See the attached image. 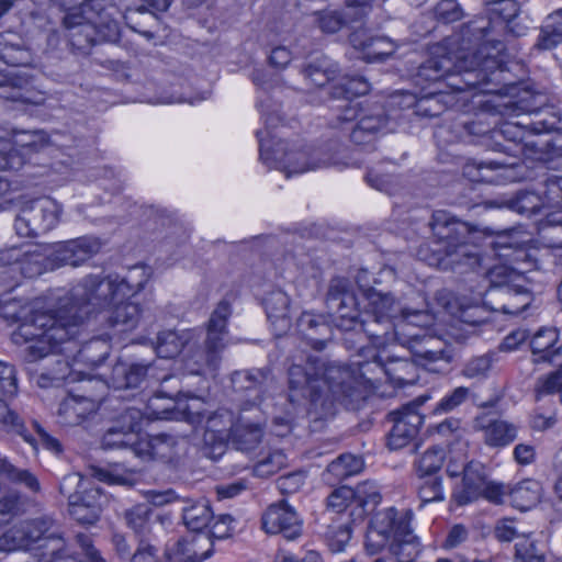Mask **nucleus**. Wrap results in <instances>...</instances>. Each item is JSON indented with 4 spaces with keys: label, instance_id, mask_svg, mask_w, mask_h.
<instances>
[{
    "label": "nucleus",
    "instance_id": "nucleus-48",
    "mask_svg": "<svg viewBox=\"0 0 562 562\" xmlns=\"http://www.w3.org/2000/svg\"><path fill=\"white\" fill-rule=\"evenodd\" d=\"M290 304L289 295L281 289L269 292L262 299V305L269 319L288 317Z\"/></svg>",
    "mask_w": 562,
    "mask_h": 562
},
{
    "label": "nucleus",
    "instance_id": "nucleus-49",
    "mask_svg": "<svg viewBox=\"0 0 562 562\" xmlns=\"http://www.w3.org/2000/svg\"><path fill=\"white\" fill-rule=\"evenodd\" d=\"M327 508L334 513H342L348 508L357 506L356 488L342 485L330 492L327 496Z\"/></svg>",
    "mask_w": 562,
    "mask_h": 562
},
{
    "label": "nucleus",
    "instance_id": "nucleus-26",
    "mask_svg": "<svg viewBox=\"0 0 562 562\" xmlns=\"http://www.w3.org/2000/svg\"><path fill=\"white\" fill-rule=\"evenodd\" d=\"M445 459H417L414 462V469L420 484L418 486V497L422 504L431 502H441L445 499L442 477L439 475Z\"/></svg>",
    "mask_w": 562,
    "mask_h": 562
},
{
    "label": "nucleus",
    "instance_id": "nucleus-8",
    "mask_svg": "<svg viewBox=\"0 0 562 562\" xmlns=\"http://www.w3.org/2000/svg\"><path fill=\"white\" fill-rule=\"evenodd\" d=\"M117 405L112 403L109 417L120 426L109 428L101 440V446L105 450L127 449L134 457H167L166 452L160 451V446H170L173 442L172 436L168 434L149 435L142 431V419L144 413L127 405V401L121 397L114 400Z\"/></svg>",
    "mask_w": 562,
    "mask_h": 562
},
{
    "label": "nucleus",
    "instance_id": "nucleus-1",
    "mask_svg": "<svg viewBox=\"0 0 562 562\" xmlns=\"http://www.w3.org/2000/svg\"><path fill=\"white\" fill-rule=\"evenodd\" d=\"M145 283L134 285L117 274H88L56 306L45 295H18L12 288L0 294V317L15 325L11 341L25 346L27 362L46 358L64 342H80L67 361L69 380L108 379L113 366L100 370L105 367L114 336L137 327L143 308L135 296Z\"/></svg>",
    "mask_w": 562,
    "mask_h": 562
},
{
    "label": "nucleus",
    "instance_id": "nucleus-38",
    "mask_svg": "<svg viewBox=\"0 0 562 562\" xmlns=\"http://www.w3.org/2000/svg\"><path fill=\"white\" fill-rule=\"evenodd\" d=\"M263 437V428L259 424L237 423L229 443L240 452H250L256 449Z\"/></svg>",
    "mask_w": 562,
    "mask_h": 562
},
{
    "label": "nucleus",
    "instance_id": "nucleus-61",
    "mask_svg": "<svg viewBox=\"0 0 562 562\" xmlns=\"http://www.w3.org/2000/svg\"><path fill=\"white\" fill-rule=\"evenodd\" d=\"M302 71L308 85L314 88H324L335 79L336 75L334 69H324L315 64L306 65Z\"/></svg>",
    "mask_w": 562,
    "mask_h": 562
},
{
    "label": "nucleus",
    "instance_id": "nucleus-12",
    "mask_svg": "<svg viewBox=\"0 0 562 562\" xmlns=\"http://www.w3.org/2000/svg\"><path fill=\"white\" fill-rule=\"evenodd\" d=\"M61 212V207L49 198L23 199L14 220V229L21 237L44 235L58 225Z\"/></svg>",
    "mask_w": 562,
    "mask_h": 562
},
{
    "label": "nucleus",
    "instance_id": "nucleus-50",
    "mask_svg": "<svg viewBox=\"0 0 562 562\" xmlns=\"http://www.w3.org/2000/svg\"><path fill=\"white\" fill-rule=\"evenodd\" d=\"M515 562H544L546 557L536 540L522 537L515 543Z\"/></svg>",
    "mask_w": 562,
    "mask_h": 562
},
{
    "label": "nucleus",
    "instance_id": "nucleus-58",
    "mask_svg": "<svg viewBox=\"0 0 562 562\" xmlns=\"http://www.w3.org/2000/svg\"><path fill=\"white\" fill-rule=\"evenodd\" d=\"M470 395V390L465 386H458L450 393L446 394L435 406L434 414H447L464 403Z\"/></svg>",
    "mask_w": 562,
    "mask_h": 562
},
{
    "label": "nucleus",
    "instance_id": "nucleus-64",
    "mask_svg": "<svg viewBox=\"0 0 562 562\" xmlns=\"http://www.w3.org/2000/svg\"><path fill=\"white\" fill-rule=\"evenodd\" d=\"M77 542L81 550L79 562H106L101 552L93 546L91 539L85 535L77 536Z\"/></svg>",
    "mask_w": 562,
    "mask_h": 562
},
{
    "label": "nucleus",
    "instance_id": "nucleus-6",
    "mask_svg": "<svg viewBox=\"0 0 562 562\" xmlns=\"http://www.w3.org/2000/svg\"><path fill=\"white\" fill-rule=\"evenodd\" d=\"M231 315V303L227 300L220 301L207 322L204 346H201L200 334L195 329L159 333L155 346L157 356L179 362L183 373L190 375H202L205 369L216 370Z\"/></svg>",
    "mask_w": 562,
    "mask_h": 562
},
{
    "label": "nucleus",
    "instance_id": "nucleus-27",
    "mask_svg": "<svg viewBox=\"0 0 562 562\" xmlns=\"http://www.w3.org/2000/svg\"><path fill=\"white\" fill-rule=\"evenodd\" d=\"M178 381L179 379L173 374H166L161 378L160 389L157 390L154 396L146 405V416L150 420H170L175 418L176 407L180 404L182 398H194L191 392H183L177 390L175 392H167L165 384L170 381Z\"/></svg>",
    "mask_w": 562,
    "mask_h": 562
},
{
    "label": "nucleus",
    "instance_id": "nucleus-21",
    "mask_svg": "<svg viewBox=\"0 0 562 562\" xmlns=\"http://www.w3.org/2000/svg\"><path fill=\"white\" fill-rule=\"evenodd\" d=\"M432 56L420 68V76L428 80L437 81L453 72L471 74L481 67V59L476 55H458L452 57L445 54L442 46H436Z\"/></svg>",
    "mask_w": 562,
    "mask_h": 562
},
{
    "label": "nucleus",
    "instance_id": "nucleus-7",
    "mask_svg": "<svg viewBox=\"0 0 562 562\" xmlns=\"http://www.w3.org/2000/svg\"><path fill=\"white\" fill-rule=\"evenodd\" d=\"M326 304L333 311V321L341 331L345 348L360 357H371L386 374V361L379 355V350L386 346V333L375 335L367 327L369 318L380 323L376 310H361L356 293L340 281L330 284Z\"/></svg>",
    "mask_w": 562,
    "mask_h": 562
},
{
    "label": "nucleus",
    "instance_id": "nucleus-44",
    "mask_svg": "<svg viewBox=\"0 0 562 562\" xmlns=\"http://www.w3.org/2000/svg\"><path fill=\"white\" fill-rule=\"evenodd\" d=\"M562 42V8L546 19L541 29L537 46L541 49H551Z\"/></svg>",
    "mask_w": 562,
    "mask_h": 562
},
{
    "label": "nucleus",
    "instance_id": "nucleus-2",
    "mask_svg": "<svg viewBox=\"0 0 562 562\" xmlns=\"http://www.w3.org/2000/svg\"><path fill=\"white\" fill-rule=\"evenodd\" d=\"M367 362L345 364L339 368L341 381L326 378V363L317 356L308 355L303 364L293 363L288 370V400L292 405H304L308 417L316 420L333 419L339 404L347 411L364 407L373 393V382L362 369Z\"/></svg>",
    "mask_w": 562,
    "mask_h": 562
},
{
    "label": "nucleus",
    "instance_id": "nucleus-16",
    "mask_svg": "<svg viewBox=\"0 0 562 562\" xmlns=\"http://www.w3.org/2000/svg\"><path fill=\"white\" fill-rule=\"evenodd\" d=\"M89 477L110 485H132L135 482V473L125 470L120 464H113L108 468L90 465L85 475L72 473L65 476L60 485L61 493L79 494L86 497V502H92L91 495L94 490L99 488L90 486Z\"/></svg>",
    "mask_w": 562,
    "mask_h": 562
},
{
    "label": "nucleus",
    "instance_id": "nucleus-20",
    "mask_svg": "<svg viewBox=\"0 0 562 562\" xmlns=\"http://www.w3.org/2000/svg\"><path fill=\"white\" fill-rule=\"evenodd\" d=\"M430 398L429 394L420 395L390 416L393 426L389 434V450L404 447L417 434L423 424V416L418 408Z\"/></svg>",
    "mask_w": 562,
    "mask_h": 562
},
{
    "label": "nucleus",
    "instance_id": "nucleus-3",
    "mask_svg": "<svg viewBox=\"0 0 562 562\" xmlns=\"http://www.w3.org/2000/svg\"><path fill=\"white\" fill-rule=\"evenodd\" d=\"M371 83L363 76L346 75L339 82L331 85L330 94L335 99H342L337 120L341 123L356 122L350 131V142L356 146L351 151L349 161L344 162L347 168H361L366 166V183L380 192H386V158L380 153L379 157H371L376 149V142L383 136L386 126V114L383 106L375 113L357 101L359 97L368 94Z\"/></svg>",
    "mask_w": 562,
    "mask_h": 562
},
{
    "label": "nucleus",
    "instance_id": "nucleus-31",
    "mask_svg": "<svg viewBox=\"0 0 562 562\" xmlns=\"http://www.w3.org/2000/svg\"><path fill=\"white\" fill-rule=\"evenodd\" d=\"M30 59V50L20 33L11 30L0 33V61L10 67H21Z\"/></svg>",
    "mask_w": 562,
    "mask_h": 562
},
{
    "label": "nucleus",
    "instance_id": "nucleus-62",
    "mask_svg": "<svg viewBox=\"0 0 562 562\" xmlns=\"http://www.w3.org/2000/svg\"><path fill=\"white\" fill-rule=\"evenodd\" d=\"M296 326L303 335H307L311 330L318 334L319 328H327V323L324 314L304 311L299 316Z\"/></svg>",
    "mask_w": 562,
    "mask_h": 562
},
{
    "label": "nucleus",
    "instance_id": "nucleus-23",
    "mask_svg": "<svg viewBox=\"0 0 562 562\" xmlns=\"http://www.w3.org/2000/svg\"><path fill=\"white\" fill-rule=\"evenodd\" d=\"M559 122L560 117L558 115H553L550 120L543 119L532 122L506 121L494 133L514 143L516 149L513 155L518 156L524 154L525 148L535 145L532 140L528 139L530 134L550 132L557 128Z\"/></svg>",
    "mask_w": 562,
    "mask_h": 562
},
{
    "label": "nucleus",
    "instance_id": "nucleus-42",
    "mask_svg": "<svg viewBox=\"0 0 562 562\" xmlns=\"http://www.w3.org/2000/svg\"><path fill=\"white\" fill-rule=\"evenodd\" d=\"M364 469L363 459H333L323 474L324 481L334 484L358 475Z\"/></svg>",
    "mask_w": 562,
    "mask_h": 562
},
{
    "label": "nucleus",
    "instance_id": "nucleus-56",
    "mask_svg": "<svg viewBox=\"0 0 562 562\" xmlns=\"http://www.w3.org/2000/svg\"><path fill=\"white\" fill-rule=\"evenodd\" d=\"M19 392L16 368L7 361L0 360V393L3 397L12 398Z\"/></svg>",
    "mask_w": 562,
    "mask_h": 562
},
{
    "label": "nucleus",
    "instance_id": "nucleus-57",
    "mask_svg": "<svg viewBox=\"0 0 562 562\" xmlns=\"http://www.w3.org/2000/svg\"><path fill=\"white\" fill-rule=\"evenodd\" d=\"M493 364V356L490 353L470 359L462 369V375L467 379L482 380L487 378Z\"/></svg>",
    "mask_w": 562,
    "mask_h": 562
},
{
    "label": "nucleus",
    "instance_id": "nucleus-22",
    "mask_svg": "<svg viewBox=\"0 0 562 562\" xmlns=\"http://www.w3.org/2000/svg\"><path fill=\"white\" fill-rule=\"evenodd\" d=\"M237 423L234 412L227 408H218L206 418L203 441L212 450L210 457L224 454Z\"/></svg>",
    "mask_w": 562,
    "mask_h": 562
},
{
    "label": "nucleus",
    "instance_id": "nucleus-54",
    "mask_svg": "<svg viewBox=\"0 0 562 562\" xmlns=\"http://www.w3.org/2000/svg\"><path fill=\"white\" fill-rule=\"evenodd\" d=\"M33 428L38 437V439L27 429V431L35 438L36 440V450L32 449L34 453H38L40 445L42 448L46 451H48L52 454L59 456L64 452V446L60 442L59 439L52 436L49 432L45 430V428L37 422L33 420L32 423ZM31 448H33L30 443H27Z\"/></svg>",
    "mask_w": 562,
    "mask_h": 562
},
{
    "label": "nucleus",
    "instance_id": "nucleus-41",
    "mask_svg": "<svg viewBox=\"0 0 562 562\" xmlns=\"http://www.w3.org/2000/svg\"><path fill=\"white\" fill-rule=\"evenodd\" d=\"M558 339V330L553 327H542L537 330L530 340L531 351L538 356L536 361H550L557 352L554 346Z\"/></svg>",
    "mask_w": 562,
    "mask_h": 562
},
{
    "label": "nucleus",
    "instance_id": "nucleus-25",
    "mask_svg": "<svg viewBox=\"0 0 562 562\" xmlns=\"http://www.w3.org/2000/svg\"><path fill=\"white\" fill-rule=\"evenodd\" d=\"M166 0H146L140 4L126 5L123 19L127 27L144 36L146 40L155 38L156 31L153 25L158 24V11H166Z\"/></svg>",
    "mask_w": 562,
    "mask_h": 562
},
{
    "label": "nucleus",
    "instance_id": "nucleus-52",
    "mask_svg": "<svg viewBox=\"0 0 562 562\" xmlns=\"http://www.w3.org/2000/svg\"><path fill=\"white\" fill-rule=\"evenodd\" d=\"M0 475L12 482L22 483L33 492L40 490V483L32 473L14 468L7 459H0Z\"/></svg>",
    "mask_w": 562,
    "mask_h": 562
},
{
    "label": "nucleus",
    "instance_id": "nucleus-60",
    "mask_svg": "<svg viewBox=\"0 0 562 562\" xmlns=\"http://www.w3.org/2000/svg\"><path fill=\"white\" fill-rule=\"evenodd\" d=\"M540 192L546 207L562 209V177L547 179Z\"/></svg>",
    "mask_w": 562,
    "mask_h": 562
},
{
    "label": "nucleus",
    "instance_id": "nucleus-53",
    "mask_svg": "<svg viewBox=\"0 0 562 562\" xmlns=\"http://www.w3.org/2000/svg\"><path fill=\"white\" fill-rule=\"evenodd\" d=\"M317 26L323 33L334 34L340 31L347 21L337 10H319L314 12Z\"/></svg>",
    "mask_w": 562,
    "mask_h": 562
},
{
    "label": "nucleus",
    "instance_id": "nucleus-59",
    "mask_svg": "<svg viewBox=\"0 0 562 562\" xmlns=\"http://www.w3.org/2000/svg\"><path fill=\"white\" fill-rule=\"evenodd\" d=\"M58 367H64V369H60L58 371H47L43 372L37 376V384L42 389L47 387H58L64 384H72L77 381H70L69 380V368L67 367V361L61 362L57 361Z\"/></svg>",
    "mask_w": 562,
    "mask_h": 562
},
{
    "label": "nucleus",
    "instance_id": "nucleus-9",
    "mask_svg": "<svg viewBox=\"0 0 562 562\" xmlns=\"http://www.w3.org/2000/svg\"><path fill=\"white\" fill-rule=\"evenodd\" d=\"M430 227L434 235V257L425 259L430 265L449 267L476 262V250L469 243L470 232L465 223L443 210L434 212Z\"/></svg>",
    "mask_w": 562,
    "mask_h": 562
},
{
    "label": "nucleus",
    "instance_id": "nucleus-32",
    "mask_svg": "<svg viewBox=\"0 0 562 562\" xmlns=\"http://www.w3.org/2000/svg\"><path fill=\"white\" fill-rule=\"evenodd\" d=\"M50 252L43 255L38 251L25 252L14 262L9 265L5 272L9 274H19L21 279H35L47 271L56 270L50 267Z\"/></svg>",
    "mask_w": 562,
    "mask_h": 562
},
{
    "label": "nucleus",
    "instance_id": "nucleus-36",
    "mask_svg": "<svg viewBox=\"0 0 562 562\" xmlns=\"http://www.w3.org/2000/svg\"><path fill=\"white\" fill-rule=\"evenodd\" d=\"M182 519L188 529L200 532L214 519L209 503L204 499L188 501L182 508Z\"/></svg>",
    "mask_w": 562,
    "mask_h": 562
},
{
    "label": "nucleus",
    "instance_id": "nucleus-18",
    "mask_svg": "<svg viewBox=\"0 0 562 562\" xmlns=\"http://www.w3.org/2000/svg\"><path fill=\"white\" fill-rule=\"evenodd\" d=\"M261 529L270 536L295 540L303 533V518L286 501L270 504L261 514Z\"/></svg>",
    "mask_w": 562,
    "mask_h": 562
},
{
    "label": "nucleus",
    "instance_id": "nucleus-15",
    "mask_svg": "<svg viewBox=\"0 0 562 562\" xmlns=\"http://www.w3.org/2000/svg\"><path fill=\"white\" fill-rule=\"evenodd\" d=\"M0 98L12 102L16 108L29 110L31 106L45 105L49 94L41 88L33 75L0 70Z\"/></svg>",
    "mask_w": 562,
    "mask_h": 562
},
{
    "label": "nucleus",
    "instance_id": "nucleus-63",
    "mask_svg": "<svg viewBox=\"0 0 562 562\" xmlns=\"http://www.w3.org/2000/svg\"><path fill=\"white\" fill-rule=\"evenodd\" d=\"M536 392L538 397L553 393H560L562 395V371H555L539 379Z\"/></svg>",
    "mask_w": 562,
    "mask_h": 562
},
{
    "label": "nucleus",
    "instance_id": "nucleus-30",
    "mask_svg": "<svg viewBox=\"0 0 562 562\" xmlns=\"http://www.w3.org/2000/svg\"><path fill=\"white\" fill-rule=\"evenodd\" d=\"M171 554L183 562H202L213 553V541L206 533H198L178 540L168 549Z\"/></svg>",
    "mask_w": 562,
    "mask_h": 562
},
{
    "label": "nucleus",
    "instance_id": "nucleus-19",
    "mask_svg": "<svg viewBox=\"0 0 562 562\" xmlns=\"http://www.w3.org/2000/svg\"><path fill=\"white\" fill-rule=\"evenodd\" d=\"M101 246L98 237L88 235L55 243L50 250V261L54 262L50 267H79L92 259L101 250Z\"/></svg>",
    "mask_w": 562,
    "mask_h": 562
},
{
    "label": "nucleus",
    "instance_id": "nucleus-11",
    "mask_svg": "<svg viewBox=\"0 0 562 562\" xmlns=\"http://www.w3.org/2000/svg\"><path fill=\"white\" fill-rule=\"evenodd\" d=\"M434 318L428 312H404L403 318L394 325L395 341L407 347L415 361L424 367L443 359L442 349L436 348V345L441 344L440 340L423 328Z\"/></svg>",
    "mask_w": 562,
    "mask_h": 562
},
{
    "label": "nucleus",
    "instance_id": "nucleus-14",
    "mask_svg": "<svg viewBox=\"0 0 562 562\" xmlns=\"http://www.w3.org/2000/svg\"><path fill=\"white\" fill-rule=\"evenodd\" d=\"M21 139L11 140L0 136V170L19 171L32 162V156L42 155L49 149V142L44 131L22 132Z\"/></svg>",
    "mask_w": 562,
    "mask_h": 562
},
{
    "label": "nucleus",
    "instance_id": "nucleus-10",
    "mask_svg": "<svg viewBox=\"0 0 562 562\" xmlns=\"http://www.w3.org/2000/svg\"><path fill=\"white\" fill-rule=\"evenodd\" d=\"M50 521L35 519L14 526L0 537V551L35 549L40 562H76L74 558H61L64 540L49 531Z\"/></svg>",
    "mask_w": 562,
    "mask_h": 562
},
{
    "label": "nucleus",
    "instance_id": "nucleus-5",
    "mask_svg": "<svg viewBox=\"0 0 562 562\" xmlns=\"http://www.w3.org/2000/svg\"><path fill=\"white\" fill-rule=\"evenodd\" d=\"M153 362L127 363L117 359L108 379L92 376L70 390L58 407V417L65 426H79L98 411H108L123 390H134L142 385L154 370Z\"/></svg>",
    "mask_w": 562,
    "mask_h": 562
},
{
    "label": "nucleus",
    "instance_id": "nucleus-51",
    "mask_svg": "<svg viewBox=\"0 0 562 562\" xmlns=\"http://www.w3.org/2000/svg\"><path fill=\"white\" fill-rule=\"evenodd\" d=\"M514 165H515V162L496 161V160L481 161L476 166L468 165L465 167L464 173L472 181L491 183V182L497 181V179L492 176L486 175L485 171L504 169L506 167L514 166Z\"/></svg>",
    "mask_w": 562,
    "mask_h": 562
},
{
    "label": "nucleus",
    "instance_id": "nucleus-47",
    "mask_svg": "<svg viewBox=\"0 0 562 562\" xmlns=\"http://www.w3.org/2000/svg\"><path fill=\"white\" fill-rule=\"evenodd\" d=\"M417 380V368L412 361L397 362L392 368H389V387L392 386L395 394L400 390L413 386Z\"/></svg>",
    "mask_w": 562,
    "mask_h": 562
},
{
    "label": "nucleus",
    "instance_id": "nucleus-45",
    "mask_svg": "<svg viewBox=\"0 0 562 562\" xmlns=\"http://www.w3.org/2000/svg\"><path fill=\"white\" fill-rule=\"evenodd\" d=\"M540 243L548 248H562V213H552L538 228Z\"/></svg>",
    "mask_w": 562,
    "mask_h": 562
},
{
    "label": "nucleus",
    "instance_id": "nucleus-43",
    "mask_svg": "<svg viewBox=\"0 0 562 562\" xmlns=\"http://www.w3.org/2000/svg\"><path fill=\"white\" fill-rule=\"evenodd\" d=\"M49 142V149L45 151V154L42 155H33L32 156V162H26L25 167H40L43 168V171H38L35 173H31L32 176H48L50 171L61 172L66 173L72 169L71 165L72 161H70V156H67V159H60V160H49V158L53 156V154L56 150V146L50 142L49 135L44 132Z\"/></svg>",
    "mask_w": 562,
    "mask_h": 562
},
{
    "label": "nucleus",
    "instance_id": "nucleus-39",
    "mask_svg": "<svg viewBox=\"0 0 562 562\" xmlns=\"http://www.w3.org/2000/svg\"><path fill=\"white\" fill-rule=\"evenodd\" d=\"M0 428L21 437L25 443H30L36 450V440L27 431L24 419L9 407L4 400L0 398Z\"/></svg>",
    "mask_w": 562,
    "mask_h": 562
},
{
    "label": "nucleus",
    "instance_id": "nucleus-55",
    "mask_svg": "<svg viewBox=\"0 0 562 562\" xmlns=\"http://www.w3.org/2000/svg\"><path fill=\"white\" fill-rule=\"evenodd\" d=\"M151 510L147 505H136L126 512L125 518L130 528L139 536L149 532V517Z\"/></svg>",
    "mask_w": 562,
    "mask_h": 562
},
{
    "label": "nucleus",
    "instance_id": "nucleus-37",
    "mask_svg": "<svg viewBox=\"0 0 562 562\" xmlns=\"http://www.w3.org/2000/svg\"><path fill=\"white\" fill-rule=\"evenodd\" d=\"M357 506L350 512L352 521L362 520L366 513L373 510L383 501L379 487L372 482H363L356 487Z\"/></svg>",
    "mask_w": 562,
    "mask_h": 562
},
{
    "label": "nucleus",
    "instance_id": "nucleus-4",
    "mask_svg": "<svg viewBox=\"0 0 562 562\" xmlns=\"http://www.w3.org/2000/svg\"><path fill=\"white\" fill-rule=\"evenodd\" d=\"M528 241L520 238L515 231L501 236L496 245L509 250V252L501 254L509 261V265H496L488 270L486 276L471 278L459 288L456 294L447 289L439 290L435 296L439 310L431 307V312L434 314L447 313L463 323L479 322L477 317L467 313V308H480L482 294L487 289V282L504 285L516 281H527L526 274L538 268V260L533 249L528 246Z\"/></svg>",
    "mask_w": 562,
    "mask_h": 562
},
{
    "label": "nucleus",
    "instance_id": "nucleus-34",
    "mask_svg": "<svg viewBox=\"0 0 562 562\" xmlns=\"http://www.w3.org/2000/svg\"><path fill=\"white\" fill-rule=\"evenodd\" d=\"M386 40L385 36H374L370 30L358 27L349 34L351 46L361 54V58L367 63L383 61L386 59V52H378L374 46L379 42Z\"/></svg>",
    "mask_w": 562,
    "mask_h": 562
},
{
    "label": "nucleus",
    "instance_id": "nucleus-40",
    "mask_svg": "<svg viewBox=\"0 0 562 562\" xmlns=\"http://www.w3.org/2000/svg\"><path fill=\"white\" fill-rule=\"evenodd\" d=\"M386 513L380 510L375 513L369 521L364 548L373 555L380 553L386 546Z\"/></svg>",
    "mask_w": 562,
    "mask_h": 562
},
{
    "label": "nucleus",
    "instance_id": "nucleus-35",
    "mask_svg": "<svg viewBox=\"0 0 562 562\" xmlns=\"http://www.w3.org/2000/svg\"><path fill=\"white\" fill-rule=\"evenodd\" d=\"M540 492L539 482L528 479L519 482L514 487H509L507 498L513 507L526 512L538 504L541 496Z\"/></svg>",
    "mask_w": 562,
    "mask_h": 562
},
{
    "label": "nucleus",
    "instance_id": "nucleus-29",
    "mask_svg": "<svg viewBox=\"0 0 562 562\" xmlns=\"http://www.w3.org/2000/svg\"><path fill=\"white\" fill-rule=\"evenodd\" d=\"M473 428L484 432V442L490 447H505L510 445L516 436L517 428L507 420L483 413L475 417Z\"/></svg>",
    "mask_w": 562,
    "mask_h": 562
},
{
    "label": "nucleus",
    "instance_id": "nucleus-28",
    "mask_svg": "<svg viewBox=\"0 0 562 562\" xmlns=\"http://www.w3.org/2000/svg\"><path fill=\"white\" fill-rule=\"evenodd\" d=\"M462 467V488L452 494V498L459 506L468 505L481 497L482 487L487 481V471L477 459H471Z\"/></svg>",
    "mask_w": 562,
    "mask_h": 562
},
{
    "label": "nucleus",
    "instance_id": "nucleus-33",
    "mask_svg": "<svg viewBox=\"0 0 562 562\" xmlns=\"http://www.w3.org/2000/svg\"><path fill=\"white\" fill-rule=\"evenodd\" d=\"M92 502H86L85 496L79 494H68L71 516L81 524H93L98 520L101 506L102 494L100 490H94L91 495Z\"/></svg>",
    "mask_w": 562,
    "mask_h": 562
},
{
    "label": "nucleus",
    "instance_id": "nucleus-24",
    "mask_svg": "<svg viewBox=\"0 0 562 562\" xmlns=\"http://www.w3.org/2000/svg\"><path fill=\"white\" fill-rule=\"evenodd\" d=\"M120 36L119 23L114 20L104 23H86L80 29L69 33L71 49L80 54H89L100 42H115Z\"/></svg>",
    "mask_w": 562,
    "mask_h": 562
},
{
    "label": "nucleus",
    "instance_id": "nucleus-17",
    "mask_svg": "<svg viewBox=\"0 0 562 562\" xmlns=\"http://www.w3.org/2000/svg\"><path fill=\"white\" fill-rule=\"evenodd\" d=\"M413 517L411 508L398 513L395 507H389V533L392 532L389 553L396 562H414L422 551L419 538L411 527Z\"/></svg>",
    "mask_w": 562,
    "mask_h": 562
},
{
    "label": "nucleus",
    "instance_id": "nucleus-13",
    "mask_svg": "<svg viewBox=\"0 0 562 562\" xmlns=\"http://www.w3.org/2000/svg\"><path fill=\"white\" fill-rule=\"evenodd\" d=\"M524 282L525 281H516L504 285L487 282V289L482 294L480 308H467L468 314L480 319L479 322L470 324L476 325L482 323L484 321L482 313L486 307L509 315H517L524 312L531 302L530 290Z\"/></svg>",
    "mask_w": 562,
    "mask_h": 562
},
{
    "label": "nucleus",
    "instance_id": "nucleus-46",
    "mask_svg": "<svg viewBox=\"0 0 562 562\" xmlns=\"http://www.w3.org/2000/svg\"><path fill=\"white\" fill-rule=\"evenodd\" d=\"M506 206L525 216H531L546 207L540 191H521L515 198L508 200Z\"/></svg>",
    "mask_w": 562,
    "mask_h": 562
}]
</instances>
